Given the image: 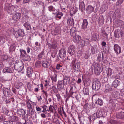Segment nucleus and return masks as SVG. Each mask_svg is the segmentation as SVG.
I'll use <instances>...</instances> for the list:
<instances>
[{
    "mask_svg": "<svg viewBox=\"0 0 124 124\" xmlns=\"http://www.w3.org/2000/svg\"><path fill=\"white\" fill-rule=\"evenodd\" d=\"M75 56H74L72 58L71 66L74 72H78L80 71V62H77Z\"/></svg>",
    "mask_w": 124,
    "mask_h": 124,
    "instance_id": "1",
    "label": "nucleus"
},
{
    "mask_svg": "<svg viewBox=\"0 0 124 124\" xmlns=\"http://www.w3.org/2000/svg\"><path fill=\"white\" fill-rule=\"evenodd\" d=\"M20 56L24 61L29 62L31 61V59L30 56L27 55L26 51L23 49H20Z\"/></svg>",
    "mask_w": 124,
    "mask_h": 124,
    "instance_id": "2",
    "label": "nucleus"
},
{
    "mask_svg": "<svg viewBox=\"0 0 124 124\" xmlns=\"http://www.w3.org/2000/svg\"><path fill=\"white\" fill-rule=\"evenodd\" d=\"M66 96H68L66 99H68L70 97H71L73 98L75 97L76 99L78 100L79 99V95H78L77 92H73V87L71 86L70 91H69V94H66Z\"/></svg>",
    "mask_w": 124,
    "mask_h": 124,
    "instance_id": "3",
    "label": "nucleus"
},
{
    "mask_svg": "<svg viewBox=\"0 0 124 124\" xmlns=\"http://www.w3.org/2000/svg\"><path fill=\"white\" fill-rule=\"evenodd\" d=\"M24 64L21 61H16L14 66L15 69L18 72H21L23 69Z\"/></svg>",
    "mask_w": 124,
    "mask_h": 124,
    "instance_id": "4",
    "label": "nucleus"
},
{
    "mask_svg": "<svg viewBox=\"0 0 124 124\" xmlns=\"http://www.w3.org/2000/svg\"><path fill=\"white\" fill-rule=\"evenodd\" d=\"M101 85V84L100 81H95L93 83L92 89L95 91H98L100 89Z\"/></svg>",
    "mask_w": 124,
    "mask_h": 124,
    "instance_id": "5",
    "label": "nucleus"
},
{
    "mask_svg": "<svg viewBox=\"0 0 124 124\" xmlns=\"http://www.w3.org/2000/svg\"><path fill=\"white\" fill-rule=\"evenodd\" d=\"M94 68V72L95 74L98 75H99L101 72V67H100V66L98 64H93L92 66V71Z\"/></svg>",
    "mask_w": 124,
    "mask_h": 124,
    "instance_id": "6",
    "label": "nucleus"
},
{
    "mask_svg": "<svg viewBox=\"0 0 124 124\" xmlns=\"http://www.w3.org/2000/svg\"><path fill=\"white\" fill-rule=\"evenodd\" d=\"M102 116V112L101 111L98 110L97 112H96L92 116V120L94 121L97 118H100Z\"/></svg>",
    "mask_w": 124,
    "mask_h": 124,
    "instance_id": "7",
    "label": "nucleus"
},
{
    "mask_svg": "<svg viewBox=\"0 0 124 124\" xmlns=\"http://www.w3.org/2000/svg\"><path fill=\"white\" fill-rule=\"evenodd\" d=\"M66 51L64 49H61L59 51V57L60 58L63 59L66 56Z\"/></svg>",
    "mask_w": 124,
    "mask_h": 124,
    "instance_id": "8",
    "label": "nucleus"
},
{
    "mask_svg": "<svg viewBox=\"0 0 124 124\" xmlns=\"http://www.w3.org/2000/svg\"><path fill=\"white\" fill-rule=\"evenodd\" d=\"M17 113L20 116V117L23 118L25 117L26 112L22 109H17Z\"/></svg>",
    "mask_w": 124,
    "mask_h": 124,
    "instance_id": "9",
    "label": "nucleus"
},
{
    "mask_svg": "<svg viewBox=\"0 0 124 124\" xmlns=\"http://www.w3.org/2000/svg\"><path fill=\"white\" fill-rule=\"evenodd\" d=\"M75 51V47L73 45H71L69 47L68 52L71 55H73Z\"/></svg>",
    "mask_w": 124,
    "mask_h": 124,
    "instance_id": "10",
    "label": "nucleus"
},
{
    "mask_svg": "<svg viewBox=\"0 0 124 124\" xmlns=\"http://www.w3.org/2000/svg\"><path fill=\"white\" fill-rule=\"evenodd\" d=\"M114 49L117 55L119 54L121 52V47L117 44H115L114 46Z\"/></svg>",
    "mask_w": 124,
    "mask_h": 124,
    "instance_id": "11",
    "label": "nucleus"
},
{
    "mask_svg": "<svg viewBox=\"0 0 124 124\" xmlns=\"http://www.w3.org/2000/svg\"><path fill=\"white\" fill-rule=\"evenodd\" d=\"M21 15L20 13H16L12 17V19L15 21H17L21 18Z\"/></svg>",
    "mask_w": 124,
    "mask_h": 124,
    "instance_id": "12",
    "label": "nucleus"
},
{
    "mask_svg": "<svg viewBox=\"0 0 124 124\" xmlns=\"http://www.w3.org/2000/svg\"><path fill=\"white\" fill-rule=\"evenodd\" d=\"M73 37V40L74 42H76L77 43H79L80 42L81 40V37L76 34L75 36H72Z\"/></svg>",
    "mask_w": 124,
    "mask_h": 124,
    "instance_id": "13",
    "label": "nucleus"
},
{
    "mask_svg": "<svg viewBox=\"0 0 124 124\" xmlns=\"http://www.w3.org/2000/svg\"><path fill=\"white\" fill-rule=\"evenodd\" d=\"M89 40L87 39H85L84 40H81L80 43V45L82 47L87 45L89 43Z\"/></svg>",
    "mask_w": 124,
    "mask_h": 124,
    "instance_id": "14",
    "label": "nucleus"
},
{
    "mask_svg": "<svg viewBox=\"0 0 124 124\" xmlns=\"http://www.w3.org/2000/svg\"><path fill=\"white\" fill-rule=\"evenodd\" d=\"M63 81L64 85H68L70 82V78L69 77L65 76L63 77Z\"/></svg>",
    "mask_w": 124,
    "mask_h": 124,
    "instance_id": "15",
    "label": "nucleus"
},
{
    "mask_svg": "<svg viewBox=\"0 0 124 124\" xmlns=\"http://www.w3.org/2000/svg\"><path fill=\"white\" fill-rule=\"evenodd\" d=\"M64 83L62 80H59L58 82L57 88L59 89H61L64 88Z\"/></svg>",
    "mask_w": 124,
    "mask_h": 124,
    "instance_id": "16",
    "label": "nucleus"
},
{
    "mask_svg": "<svg viewBox=\"0 0 124 124\" xmlns=\"http://www.w3.org/2000/svg\"><path fill=\"white\" fill-rule=\"evenodd\" d=\"M32 68L30 67H29L27 69V75L29 78H30L32 76Z\"/></svg>",
    "mask_w": 124,
    "mask_h": 124,
    "instance_id": "17",
    "label": "nucleus"
},
{
    "mask_svg": "<svg viewBox=\"0 0 124 124\" xmlns=\"http://www.w3.org/2000/svg\"><path fill=\"white\" fill-rule=\"evenodd\" d=\"M42 65V67L44 68H48L50 65L49 62L46 60L43 61Z\"/></svg>",
    "mask_w": 124,
    "mask_h": 124,
    "instance_id": "18",
    "label": "nucleus"
},
{
    "mask_svg": "<svg viewBox=\"0 0 124 124\" xmlns=\"http://www.w3.org/2000/svg\"><path fill=\"white\" fill-rule=\"evenodd\" d=\"M120 82L118 80L115 79L112 83V86L115 88H116L119 85Z\"/></svg>",
    "mask_w": 124,
    "mask_h": 124,
    "instance_id": "19",
    "label": "nucleus"
},
{
    "mask_svg": "<svg viewBox=\"0 0 124 124\" xmlns=\"http://www.w3.org/2000/svg\"><path fill=\"white\" fill-rule=\"evenodd\" d=\"M88 22L86 19H84L83 20L82 24V27L83 29H85L87 27L88 25Z\"/></svg>",
    "mask_w": 124,
    "mask_h": 124,
    "instance_id": "20",
    "label": "nucleus"
},
{
    "mask_svg": "<svg viewBox=\"0 0 124 124\" xmlns=\"http://www.w3.org/2000/svg\"><path fill=\"white\" fill-rule=\"evenodd\" d=\"M45 58V53L44 51H43L41 52L38 54L37 59L38 60H42L44 58Z\"/></svg>",
    "mask_w": 124,
    "mask_h": 124,
    "instance_id": "21",
    "label": "nucleus"
},
{
    "mask_svg": "<svg viewBox=\"0 0 124 124\" xmlns=\"http://www.w3.org/2000/svg\"><path fill=\"white\" fill-rule=\"evenodd\" d=\"M27 115H29L30 116L33 115L34 114V111L33 108L27 109Z\"/></svg>",
    "mask_w": 124,
    "mask_h": 124,
    "instance_id": "22",
    "label": "nucleus"
},
{
    "mask_svg": "<svg viewBox=\"0 0 124 124\" xmlns=\"http://www.w3.org/2000/svg\"><path fill=\"white\" fill-rule=\"evenodd\" d=\"M74 20L72 18H68L67 19V23L69 25L72 26L74 25Z\"/></svg>",
    "mask_w": 124,
    "mask_h": 124,
    "instance_id": "23",
    "label": "nucleus"
},
{
    "mask_svg": "<svg viewBox=\"0 0 124 124\" xmlns=\"http://www.w3.org/2000/svg\"><path fill=\"white\" fill-rule=\"evenodd\" d=\"M79 9L82 11H83L85 9V6L83 1L80 2L79 4Z\"/></svg>",
    "mask_w": 124,
    "mask_h": 124,
    "instance_id": "24",
    "label": "nucleus"
},
{
    "mask_svg": "<svg viewBox=\"0 0 124 124\" xmlns=\"http://www.w3.org/2000/svg\"><path fill=\"white\" fill-rule=\"evenodd\" d=\"M18 35L19 36L23 37L25 35V33L23 29H19L18 31Z\"/></svg>",
    "mask_w": 124,
    "mask_h": 124,
    "instance_id": "25",
    "label": "nucleus"
},
{
    "mask_svg": "<svg viewBox=\"0 0 124 124\" xmlns=\"http://www.w3.org/2000/svg\"><path fill=\"white\" fill-rule=\"evenodd\" d=\"M116 117L117 118L122 119L124 118V112L121 111L116 115Z\"/></svg>",
    "mask_w": 124,
    "mask_h": 124,
    "instance_id": "26",
    "label": "nucleus"
},
{
    "mask_svg": "<svg viewBox=\"0 0 124 124\" xmlns=\"http://www.w3.org/2000/svg\"><path fill=\"white\" fill-rule=\"evenodd\" d=\"M99 38V36L98 34L97 33H94L93 34L92 39L93 40L96 41L98 40Z\"/></svg>",
    "mask_w": 124,
    "mask_h": 124,
    "instance_id": "27",
    "label": "nucleus"
},
{
    "mask_svg": "<svg viewBox=\"0 0 124 124\" xmlns=\"http://www.w3.org/2000/svg\"><path fill=\"white\" fill-rule=\"evenodd\" d=\"M27 30H31V27L30 24L27 22L25 23L23 25Z\"/></svg>",
    "mask_w": 124,
    "mask_h": 124,
    "instance_id": "28",
    "label": "nucleus"
},
{
    "mask_svg": "<svg viewBox=\"0 0 124 124\" xmlns=\"http://www.w3.org/2000/svg\"><path fill=\"white\" fill-rule=\"evenodd\" d=\"M21 13L24 16H27L28 14V11L27 9L23 8L21 9Z\"/></svg>",
    "mask_w": 124,
    "mask_h": 124,
    "instance_id": "29",
    "label": "nucleus"
},
{
    "mask_svg": "<svg viewBox=\"0 0 124 124\" xmlns=\"http://www.w3.org/2000/svg\"><path fill=\"white\" fill-rule=\"evenodd\" d=\"M94 10V8L90 5L88 6L86 9V11L88 13H90L92 12Z\"/></svg>",
    "mask_w": 124,
    "mask_h": 124,
    "instance_id": "30",
    "label": "nucleus"
},
{
    "mask_svg": "<svg viewBox=\"0 0 124 124\" xmlns=\"http://www.w3.org/2000/svg\"><path fill=\"white\" fill-rule=\"evenodd\" d=\"M42 65V61H37L35 63V67L37 68H40Z\"/></svg>",
    "mask_w": 124,
    "mask_h": 124,
    "instance_id": "31",
    "label": "nucleus"
},
{
    "mask_svg": "<svg viewBox=\"0 0 124 124\" xmlns=\"http://www.w3.org/2000/svg\"><path fill=\"white\" fill-rule=\"evenodd\" d=\"M101 56H102L103 59V53L102 52H100L98 54V55L97 59V61H98L99 62H100L101 61Z\"/></svg>",
    "mask_w": 124,
    "mask_h": 124,
    "instance_id": "32",
    "label": "nucleus"
},
{
    "mask_svg": "<svg viewBox=\"0 0 124 124\" xmlns=\"http://www.w3.org/2000/svg\"><path fill=\"white\" fill-rule=\"evenodd\" d=\"M109 108L112 111H114L116 107L115 104L114 103H109Z\"/></svg>",
    "mask_w": 124,
    "mask_h": 124,
    "instance_id": "33",
    "label": "nucleus"
},
{
    "mask_svg": "<svg viewBox=\"0 0 124 124\" xmlns=\"http://www.w3.org/2000/svg\"><path fill=\"white\" fill-rule=\"evenodd\" d=\"M3 71L4 73H11L12 72V71L11 68L9 67H6L3 69Z\"/></svg>",
    "mask_w": 124,
    "mask_h": 124,
    "instance_id": "34",
    "label": "nucleus"
},
{
    "mask_svg": "<svg viewBox=\"0 0 124 124\" xmlns=\"http://www.w3.org/2000/svg\"><path fill=\"white\" fill-rule=\"evenodd\" d=\"M11 120L12 121L15 122H17L19 120V118L18 117L15 116H12L11 117Z\"/></svg>",
    "mask_w": 124,
    "mask_h": 124,
    "instance_id": "35",
    "label": "nucleus"
},
{
    "mask_svg": "<svg viewBox=\"0 0 124 124\" xmlns=\"http://www.w3.org/2000/svg\"><path fill=\"white\" fill-rule=\"evenodd\" d=\"M116 23L117 24V26H122L124 24L123 21L120 20L116 21Z\"/></svg>",
    "mask_w": 124,
    "mask_h": 124,
    "instance_id": "36",
    "label": "nucleus"
},
{
    "mask_svg": "<svg viewBox=\"0 0 124 124\" xmlns=\"http://www.w3.org/2000/svg\"><path fill=\"white\" fill-rule=\"evenodd\" d=\"M9 90L7 88H3V91L4 96L8 95L9 94Z\"/></svg>",
    "mask_w": 124,
    "mask_h": 124,
    "instance_id": "37",
    "label": "nucleus"
},
{
    "mask_svg": "<svg viewBox=\"0 0 124 124\" xmlns=\"http://www.w3.org/2000/svg\"><path fill=\"white\" fill-rule=\"evenodd\" d=\"M75 28L73 27L70 29V34L71 36H74L76 34V33L75 31Z\"/></svg>",
    "mask_w": 124,
    "mask_h": 124,
    "instance_id": "38",
    "label": "nucleus"
},
{
    "mask_svg": "<svg viewBox=\"0 0 124 124\" xmlns=\"http://www.w3.org/2000/svg\"><path fill=\"white\" fill-rule=\"evenodd\" d=\"M24 118H23L20 122H18V124H27L28 122H27L28 120H26Z\"/></svg>",
    "mask_w": 124,
    "mask_h": 124,
    "instance_id": "39",
    "label": "nucleus"
},
{
    "mask_svg": "<svg viewBox=\"0 0 124 124\" xmlns=\"http://www.w3.org/2000/svg\"><path fill=\"white\" fill-rule=\"evenodd\" d=\"M51 78L53 82H56L57 80V75L55 73H54L53 75L51 76Z\"/></svg>",
    "mask_w": 124,
    "mask_h": 124,
    "instance_id": "40",
    "label": "nucleus"
},
{
    "mask_svg": "<svg viewBox=\"0 0 124 124\" xmlns=\"http://www.w3.org/2000/svg\"><path fill=\"white\" fill-rule=\"evenodd\" d=\"M119 33V30H116L115 31V37L116 38H119L120 37Z\"/></svg>",
    "mask_w": 124,
    "mask_h": 124,
    "instance_id": "41",
    "label": "nucleus"
},
{
    "mask_svg": "<svg viewBox=\"0 0 124 124\" xmlns=\"http://www.w3.org/2000/svg\"><path fill=\"white\" fill-rule=\"evenodd\" d=\"M108 70L106 71V73L108 77H109L112 74V70L109 68L108 69Z\"/></svg>",
    "mask_w": 124,
    "mask_h": 124,
    "instance_id": "42",
    "label": "nucleus"
},
{
    "mask_svg": "<svg viewBox=\"0 0 124 124\" xmlns=\"http://www.w3.org/2000/svg\"><path fill=\"white\" fill-rule=\"evenodd\" d=\"M103 101L102 100L98 98L97 101L96 103L97 104H98L100 106H102L103 105Z\"/></svg>",
    "mask_w": 124,
    "mask_h": 124,
    "instance_id": "43",
    "label": "nucleus"
},
{
    "mask_svg": "<svg viewBox=\"0 0 124 124\" xmlns=\"http://www.w3.org/2000/svg\"><path fill=\"white\" fill-rule=\"evenodd\" d=\"M15 47L14 44L11 45L10 46L9 50L10 52H12L14 51L15 49Z\"/></svg>",
    "mask_w": 124,
    "mask_h": 124,
    "instance_id": "44",
    "label": "nucleus"
},
{
    "mask_svg": "<svg viewBox=\"0 0 124 124\" xmlns=\"http://www.w3.org/2000/svg\"><path fill=\"white\" fill-rule=\"evenodd\" d=\"M2 113L4 114L5 115L7 116H8V110L6 108H2Z\"/></svg>",
    "mask_w": 124,
    "mask_h": 124,
    "instance_id": "45",
    "label": "nucleus"
},
{
    "mask_svg": "<svg viewBox=\"0 0 124 124\" xmlns=\"http://www.w3.org/2000/svg\"><path fill=\"white\" fill-rule=\"evenodd\" d=\"M84 94L85 95H88L89 91V89L87 88H84L83 90Z\"/></svg>",
    "mask_w": 124,
    "mask_h": 124,
    "instance_id": "46",
    "label": "nucleus"
},
{
    "mask_svg": "<svg viewBox=\"0 0 124 124\" xmlns=\"http://www.w3.org/2000/svg\"><path fill=\"white\" fill-rule=\"evenodd\" d=\"M30 101L31 102V103H30L29 101H27L26 102V105H27V107L28 108L27 109L32 108V106L31 105L32 102H31V101Z\"/></svg>",
    "mask_w": 124,
    "mask_h": 124,
    "instance_id": "47",
    "label": "nucleus"
},
{
    "mask_svg": "<svg viewBox=\"0 0 124 124\" xmlns=\"http://www.w3.org/2000/svg\"><path fill=\"white\" fill-rule=\"evenodd\" d=\"M102 33V36L105 38L107 39H108V34L106 33L105 31L104 30H103L101 32Z\"/></svg>",
    "mask_w": 124,
    "mask_h": 124,
    "instance_id": "48",
    "label": "nucleus"
},
{
    "mask_svg": "<svg viewBox=\"0 0 124 124\" xmlns=\"http://www.w3.org/2000/svg\"><path fill=\"white\" fill-rule=\"evenodd\" d=\"M57 46V42H55L53 44H52L51 46V49H56Z\"/></svg>",
    "mask_w": 124,
    "mask_h": 124,
    "instance_id": "49",
    "label": "nucleus"
},
{
    "mask_svg": "<svg viewBox=\"0 0 124 124\" xmlns=\"http://www.w3.org/2000/svg\"><path fill=\"white\" fill-rule=\"evenodd\" d=\"M52 34L54 35H58L59 33V31L57 29H55L52 32Z\"/></svg>",
    "mask_w": 124,
    "mask_h": 124,
    "instance_id": "50",
    "label": "nucleus"
},
{
    "mask_svg": "<svg viewBox=\"0 0 124 124\" xmlns=\"http://www.w3.org/2000/svg\"><path fill=\"white\" fill-rule=\"evenodd\" d=\"M63 14L62 13L59 12L57 13L55 17L59 18V19H60L61 18V17L63 16Z\"/></svg>",
    "mask_w": 124,
    "mask_h": 124,
    "instance_id": "51",
    "label": "nucleus"
},
{
    "mask_svg": "<svg viewBox=\"0 0 124 124\" xmlns=\"http://www.w3.org/2000/svg\"><path fill=\"white\" fill-rule=\"evenodd\" d=\"M124 0H117L116 2V4L117 6L120 5L123 2Z\"/></svg>",
    "mask_w": 124,
    "mask_h": 124,
    "instance_id": "52",
    "label": "nucleus"
},
{
    "mask_svg": "<svg viewBox=\"0 0 124 124\" xmlns=\"http://www.w3.org/2000/svg\"><path fill=\"white\" fill-rule=\"evenodd\" d=\"M6 120L5 117L3 115H1L0 116V122H4Z\"/></svg>",
    "mask_w": 124,
    "mask_h": 124,
    "instance_id": "53",
    "label": "nucleus"
},
{
    "mask_svg": "<svg viewBox=\"0 0 124 124\" xmlns=\"http://www.w3.org/2000/svg\"><path fill=\"white\" fill-rule=\"evenodd\" d=\"M57 50H55L51 54V56L53 58H54L56 57V55L57 54Z\"/></svg>",
    "mask_w": 124,
    "mask_h": 124,
    "instance_id": "54",
    "label": "nucleus"
},
{
    "mask_svg": "<svg viewBox=\"0 0 124 124\" xmlns=\"http://www.w3.org/2000/svg\"><path fill=\"white\" fill-rule=\"evenodd\" d=\"M49 10L50 11H53L55 10V8L52 6H51L48 7Z\"/></svg>",
    "mask_w": 124,
    "mask_h": 124,
    "instance_id": "55",
    "label": "nucleus"
},
{
    "mask_svg": "<svg viewBox=\"0 0 124 124\" xmlns=\"http://www.w3.org/2000/svg\"><path fill=\"white\" fill-rule=\"evenodd\" d=\"M62 66L60 64H58L56 65V69L57 70H59L60 69H61Z\"/></svg>",
    "mask_w": 124,
    "mask_h": 124,
    "instance_id": "56",
    "label": "nucleus"
},
{
    "mask_svg": "<svg viewBox=\"0 0 124 124\" xmlns=\"http://www.w3.org/2000/svg\"><path fill=\"white\" fill-rule=\"evenodd\" d=\"M71 85H74L75 87V85L76 84L75 80L74 78L72 79L71 83Z\"/></svg>",
    "mask_w": 124,
    "mask_h": 124,
    "instance_id": "57",
    "label": "nucleus"
},
{
    "mask_svg": "<svg viewBox=\"0 0 124 124\" xmlns=\"http://www.w3.org/2000/svg\"><path fill=\"white\" fill-rule=\"evenodd\" d=\"M13 122L12 121H4V124H12Z\"/></svg>",
    "mask_w": 124,
    "mask_h": 124,
    "instance_id": "58",
    "label": "nucleus"
},
{
    "mask_svg": "<svg viewBox=\"0 0 124 124\" xmlns=\"http://www.w3.org/2000/svg\"><path fill=\"white\" fill-rule=\"evenodd\" d=\"M53 90L55 93L56 94L58 93V91L55 86L53 87Z\"/></svg>",
    "mask_w": 124,
    "mask_h": 124,
    "instance_id": "59",
    "label": "nucleus"
},
{
    "mask_svg": "<svg viewBox=\"0 0 124 124\" xmlns=\"http://www.w3.org/2000/svg\"><path fill=\"white\" fill-rule=\"evenodd\" d=\"M112 89L111 88H109L108 89H106L105 90L104 93H107L111 91Z\"/></svg>",
    "mask_w": 124,
    "mask_h": 124,
    "instance_id": "60",
    "label": "nucleus"
},
{
    "mask_svg": "<svg viewBox=\"0 0 124 124\" xmlns=\"http://www.w3.org/2000/svg\"><path fill=\"white\" fill-rule=\"evenodd\" d=\"M117 122L115 120H112L109 122L108 124H117Z\"/></svg>",
    "mask_w": 124,
    "mask_h": 124,
    "instance_id": "61",
    "label": "nucleus"
},
{
    "mask_svg": "<svg viewBox=\"0 0 124 124\" xmlns=\"http://www.w3.org/2000/svg\"><path fill=\"white\" fill-rule=\"evenodd\" d=\"M90 56L89 54L88 53H86L85 56V58L86 59H88Z\"/></svg>",
    "mask_w": 124,
    "mask_h": 124,
    "instance_id": "62",
    "label": "nucleus"
},
{
    "mask_svg": "<svg viewBox=\"0 0 124 124\" xmlns=\"http://www.w3.org/2000/svg\"><path fill=\"white\" fill-rule=\"evenodd\" d=\"M55 95L57 98L58 100L59 101L61 97L60 94L59 93H57Z\"/></svg>",
    "mask_w": 124,
    "mask_h": 124,
    "instance_id": "63",
    "label": "nucleus"
},
{
    "mask_svg": "<svg viewBox=\"0 0 124 124\" xmlns=\"http://www.w3.org/2000/svg\"><path fill=\"white\" fill-rule=\"evenodd\" d=\"M9 58V56H8L7 54H5L3 57V59L5 60Z\"/></svg>",
    "mask_w": 124,
    "mask_h": 124,
    "instance_id": "64",
    "label": "nucleus"
}]
</instances>
